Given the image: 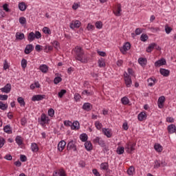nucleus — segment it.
<instances>
[{"instance_id":"16","label":"nucleus","mask_w":176,"mask_h":176,"mask_svg":"<svg viewBox=\"0 0 176 176\" xmlns=\"http://www.w3.org/2000/svg\"><path fill=\"white\" fill-rule=\"evenodd\" d=\"M3 131L4 133H6V134H13V129L10 126V124H7L3 127Z\"/></svg>"},{"instance_id":"3","label":"nucleus","mask_w":176,"mask_h":176,"mask_svg":"<svg viewBox=\"0 0 176 176\" xmlns=\"http://www.w3.org/2000/svg\"><path fill=\"white\" fill-rule=\"evenodd\" d=\"M41 38H42V35L41 34V32L38 31L35 32V33L32 32L28 35V41H29V42H32L33 41H35V38L39 39Z\"/></svg>"},{"instance_id":"53","label":"nucleus","mask_w":176,"mask_h":176,"mask_svg":"<svg viewBox=\"0 0 176 176\" xmlns=\"http://www.w3.org/2000/svg\"><path fill=\"white\" fill-rule=\"evenodd\" d=\"M148 86L152 87L155 85V80L153 78H148Z\"/></svg>"},{"instance_id":"12","label":"nucleus","mask_w":176,"mask_h":176,"mask_svg":"<svg viewBox=\"0 0 176 176\" xmlns=\"http://www.w3.org/2000/svg\"><path fill=\"white\" fill-rule=\"evenodd\" d=\"M67 151H74V152L76 151V146H75L74 140L70 141L67 144Z\"/></svg>"},{"instance_id":"39","label":"nucleus","mask_w":176,"mask_h":176,"mask_svg":"<svg viewBox=\"0 0 176 176\" xmlns=\"http://www.w3.org/2000/svg\"><path fill=\"white\" fill-rule=\"evenodd\" d=\"M19 104H20L21 107H25V102L24 101V98L22 97H19L17 99Z\"/></svg>"},{"instance_id":"40","label":"nucleus","mask_w":176,"mask_h":176,"mask_svg":"<svg viewBox=\"0 0 176 176\" xmlns=\"http://www.w3.org/2000/svg\"><path fill=\"white\" fill-rule=\"evenodd\" d=\"M134 171H135V168H134V166H130L127 170V174H129V175H133V174H134Z\"/></svg>"},{"instance_id":"2","label":"nucleus","mask_w":176,"mask_h":176,"mask_svg":"<svg viewBox=\"0 0 176 176\" xmlns=\"http://www.w3.org/2000/svg\"><path fill=\"white\" fill-rule=\"evenodd\" d=\"M49 122H50L49 116L45 113H42L40 119L38 120V123H40L41 126H42V127H45L46 124H49Z\"/></svg>"},{"instance_id":"11","label":"nucleus","mask_w":176,"mask_h":176,"mask_svg":"<svg viewBox=\"0 0 176 176\" xmlns=\"http://www.w3.org/2000/svg\"><path fill=\"white\" fill-rule=\"evenodd\" d=\"M102 132L107 138H111L112 137V131L109 129L103 128L102 129Z\"/></svg>"},{"instance_id":"17","label":"nucleus","mask_w":176,"mask_h":176,"mask_svg":"<svg viewBox=\"0 0 176 176\" xmlns=\"http://www.w3.org/2000/svg\"><path fill=\"white\" fill-rule=\"evenodd\" d=\"M65 145H67V142H65V141L62 140L59 142V143L58 144V150L59 151V152H63V151H64V149L65 148Z\"/></svg>"},{"instance_id":"45","label":"nucleus","mask_w":176,"mask_h":176,"mask_svg":"<svg viewBox=\"0 0 176 176\" xmlns=\"http://www.w3.org/2000/svg\"><path fill=\"white\" fill-rule=\"evenodd\" d=\"M95 127H96L97 130H101V129L102 128V124H101V122L96 121L95 122Z\"/></svg>"},{"instance_id":"21","label":"nucleus","mask_w":176,"mask_h":176,"mask_svg":"<svg viewBox=\"0 0 176 176\" xmlns=\"http://www.w3.org/2000/svg\"><path fill=\"white\" fill-rule=\"evenodd\" d=\"M33 50H34V45H32V44H29L25 47V54H30V53H31V52H32Z\"/></svg>"},{"instance_id":"10","label":"nucleus","mask_w":176,"mask_h":176,"mask_svg":"<svg viewBox=\"0 0 176 176\" xmlns=\"http://www.w3.org/2000/svg\"><path fill=\"white\" fill-rule=\"evenodd\" d=\"M80 24V21L78 20L72 21V23H70L69 27L72 30H75V28H79Z\"/></svg>"},{"instance_id":"62","label":"nucleus","mask_w":176,"mask_h":176,"mask_svg":"<svg viewBox=\"0 0 176 176\" xmlns=\"http://www.w3.org/2000/svg\"><path fill=\"white\" fill-rule=\"evenodd\" d=\"M136 35H140L142 33V30L141 28H137L135 31Z\"/></svg>"},{"instance_id":"5","label":"nucleus","mask_w":176,"mask_h":176,"mask_svg":"<svg viewBox=\"0 0 176 176\" xmlns=\"http://www.w3.org/2000/svg\"><path fill=\"white\" fill-rule=\"evenodd\" d=\"M124 82L126 87H131V85L133 84V81L131 80V77L127 74L124 72Z\"/></svg>"},{"instance_id":"64","label":"nucleus","mask_w":176,"mask_h":176,"mask_svg":"<svg viewBox=\"0 0 176 176\" xmlns=\"http://www.w3.org/2000/svg\"><path fill=\"white\" fill-rule=\"evenodd\" d=\"M150 30L151 32H157V31L160 30L159 28H153V27L151 28Z\"/></svg>"},{"instance_id":"23","label":"nucleus","mask_w":176,"mask_h":176,"mask_svg":"<svg viewBox=\"0 0 176 176\" xmlns=\"http://www.w3.org/2000/svg\"><path fill=\"white\" fill-rule=\"evenodd\" d=\"M85 148L87 149V151H92L93 150V144H91V142L87 141L85 143Z\"/></svg>"},{"instance_id":"27","label":"nucleus","mask_w":176,"mask_h":176,"mask_svg":"<svg viewBox=\"0 0 176 176\" xmlns=\"http://www.w3.org/2000/svg\"><path fill=\"white\" fill-rule=\"evenodd\" d=\"M31 150L32 152L36 153L39 151V147L36 143H32Z\"/></svg>"},{"instance_id":"26","label":"nucleus","mask_w":176,"mask_h":176,"mask_svg":"<svg viewBox=\"0 0 176 176\" xmlns=\"http://www.w3.org/2000/svg\"><path fill=\"white\" fill-rule=\"evenodd\" d=\"M100 170H103V171H107L108 168H109V165L108 162H103L100 166Z\"/></svg>"},{"instance_id":"32","label":"nucleus","mask_w":176,"mask_h":176,"mask_svg":"<svg viewBox=\"0 0 176 176\" xmlns=\"http://www.w3.org/2000/svg\"><path fill=\"white\" fill-rule=\"evenodd\" d=\"M57 175L58 174L59 176H67V173L64 168H59L58 171H56Z\"/></svg>"},{"instance_id":"63","label":"nucleus","mask_w":176,"mask_h":176,"mask_svg":"<svg viewBox=\"0 0 176 176\" xmlns=\"http://www.w3.org/2000/svg\"><path fill=\"white\" fill-rule=\"evenodd\" d=\"M21 162H27V157L25 155H21L20 156Z\"/></svg>"},{"instance_id":"59","label":"nucleus","mask_w":176,"mask_h":176,"mask_svg":"<svg viewBox=\"0 0 176 176\" xmlns=\"http://www.w3.org/2000/svg\"><path fill=\"white\" fill-rule=\"evenodd\" d=\"M0 100L1 101H6L8 100V95H0Z\"/></svg>"},{"instance_id":"8","label":"nucleus","mask_w":176,"mask_h":176,"mask_svg":"<svg viewBox=\"0 0 176 176\" xmlns=\"http://www.w3.org/2000/svg\"><path fill=\"white\" fill-rule=\"evenodd\" d=\"M164 102H166V97L162 96L158 98L157 105L160 109H162V108H164Z\"/></svg>"},{"instance_id":"60","label":"nucleus","mask_w":176,"mask_h":176,"mask_svg":"<svg viewBox=\"0 0 176 176\" xmlns=\"http://www.w3.org/2000/svg\"><path fill=\"white\" fill-rule=\"evenodd\" d=\"M82 96H91V93L89 92V91L87 90H84L82 92Z\"/></svg>"},{"instance_id":"36","label":"nucleus","mask_w":176,"mask_h":176,"mask_svg":"<svg viewBox=\"0 0 176 176\" xmlns=\"http://www.w3.org/2000/svg\"><path fill=\"white\" fill-rule=\"evenodd\" d=\"M87 134L86 133H82L80 135V140H81V141L82 142H87Z\"/></svg>"},{"instance_id":"44","label":"nucleus","mask_w":176,"mask_h":176,"mask_svg":"<svg viewBox=\"0 0 176 176\" xmlns=\"http://www.w3.org/2000/svg\"><path fill=\"white\" fill-rule=\"evenodd\" d=\"M148 35L147 34H142L140 36V40L142 41V42H146V41H148Z\"/></svg>"},{"instance_id":"48","label":"nucleus","mask_w":176,"mask_h":176,"mask_svg":"<svg viewBox=\"0 0 176 176\" xmlns=\"http://www.w3.org/2000/svg\"><path fill=\"white\" fill-rule=\"evenodd\" d=\"M61 80H63V78H61V77H60V76L56 77L54 79V83L55 85H58V83H60V82H61Z\"/></svg>"},{"instance_id":"24","label":"nucleus","mask_w":176,"mask_h":176,"mask_svg":"<svg viewBox=\"0 0 176 176\" xmlns=\"http://www.w3.org/2000/svg\"><path fill=\"white\" fill-rule=\"evenodd\" d=\"M40 71L43 72V74H47V71H49V67L46 65H41L39 67Z\"/></svg>"},{"instance_id":"19","label":"nucleus","mask_w":176,"mask_h":176,"mask_svg":"<svg viewBox=\"0 0 176 176\" xmlns=\"http://www.w3.org/2000/svg\"><path fill=\"white\" fill-rule=\"evenodd\" d=\"M167 130L169 134H174L176 132V126L174 124H171L167 127Z\"/></svg>"},{"instance_id":"46","label":"nucleus","mask_w":176,"mask_h":176,"mask_svg":"<svg viewBox=\"0 0 176 176\" xmlns=\"http://www.w3.org/2000/svg\"><path fill=\"white\" fill-rule=\"evenodd\" d=\"M91 105L90 103H85L82 106V109H84L85 111H90Z\"/></svg>"},{"instance_id":"41","label":"nucleus","mask_w":176,"mask_h":176,"mask_svg":"<svg viewBox=\"0 0 176 176\" xmlns=\"http://www.w3.org/2000/svg\"><path fill=\"white\" fill-rule=\"evenodd\" d=\"M19 23L21 25H24V24H27V19L24 16H21L19 18Z\"/></svg>"},{"instance_id":"49","label":"nucleus","mask_w":176,"mask_h":176,"mask_svg":"<svg viewBox=\"0 0 176 176\" xmlns=\"http://www.w3.org/2000/svg\"><path fill=\"white\" fill-rule=\"evenodd\" d=\"M65 93H67V90H65V89H62L60 92H58V96L59 98H63V97L64 96V94H65Z\"/></svg>"},{"instance_id":"22","label":"nucleus","mask_w":176,"mask_h":176,"mask_svg":"<svg viewBox=\"0 0 176 176\" xmlns=\"http://www.w3.org/2000/svg\"><path fill=\"white\" fill-rule=\"evenodd\" d=\"M138 119L140 122H142V120H145L146 119V113L145 111H142L140 113L138 114Z\"/></svg>"},{"instance_id":"15","label":"nucleus","mask_w":176,"mask_h":176,"mask_svg":"<svg viewBox=\"0 0 176 176\" xmlns=\"http://www.w3.org/2000/svg\"><path fill=\"white\" fill-rule=\"evenodd\" d=\"M166 59L161 58L155 63V67L159 68V67H162V65H166Z\"/></svg>"},{"instance_id":"28","label":"nucleus","mask_w":176,"mask_h":176,"mask_svg":"<svg viewBox=\"0 0 176 176\" xmlns=\"http://www.w3.org/2000/svg\"><path fill=\"white\" fill-rule=\"evenodd\" d=\"M121 102L123 105H129V104H130V100H129V98L126 96H124L121 98Z\"/></svg>"},{"instance_id":"13","label":"nucleus","mask_w":176,"mask_h":176,"mask_svg":"<svg viewBox=\"0 0 176 176\" xmlns=\"http://www.w3.org/2000/svg\"><path fill=\"white\" fill-rule=\"evenodd\" d=\"M160 47L157 46V44L156 43H152L150 44L148 48L146 49V52L147 53H151L153 49H156L157 50H159Z\"/></svg>"},{"instance_id":"1","label":"nucleus","mask_w":176,"mask_h":176,"mask_svg":"<svg viewBox=\"0 0 176 176\" xmlns=\"http://www.w3.org/2000/svg\"><path fill=\"white\" fill-rule=\"evenodd\" d=\"M75 52V58L77 61H80V63H82L83 64H86L89 61V57L85 54L82 47H76Z\"/></svg>"},{"instance_id":"58","label":"nucleus","mask_w":176,"mask_h":176,"mask_svg":"<svg viewBox=\"0 0 176 176\" xmlns=\"http://www.w3.org/2000/svg\"><path fill=\"white\" fill-rule=\"evenodd\" d=\"M80 98H81V96L79 94H75V95H74L75 101L78 102L80 100Z\"/></svg>"},{"instance_id":"25","label":"nucleus","mask_w":176,"mask_h":176,"mask_svg":"<svg viewBox=\"0 0 176 176\" xmlns=\"http://www.w3.org/2000/svg\"><path fill=\"white\" fill-rule=\"evenodd\" d=\"M160 73L161 75H163V76L167 77L170 75V70L166 69H160Z\"/></svg>"},{"instance_id":"52","label":"nucleus","mask_w":176,"mask_h":176,"mask_svg":"<svg viewBox=\"0 0 176 176\" xmlns=\"http://www.w3.org/2000/svg\"><path fill=\"white\" fill-rule=\"evenodd\" d=\"M21 64L22 68H27V60H25L24 58L22 59Z\"/></svg>"},{"instance_id":"50","label":"nucleus","mask_w":176,"mask_h":176,"mask_svg":"<svg viewBox=\"0 0 176 176\" xmlns=\"http://www.w3.org/2000/svg\"><path fill=\"white\" fill-rule=\"evenodd\" d=\"M48 116H50V118H53L54 116V109H50L47 111Z\"/></svg>"},{"instance_id":"7","label":"nucleus","mask_w":176,"mask_h":176,"mask_svg":"<svg viewBox=\"0 0 176 176\" xmlns=\"http://www.w3.org/2000/svg\"><path fill=\"white\" fill-rule=\"evenodd\" d=\"M93 142H94V144H98V145H100V146H102V147L105 146V142L104 141V140H102L100 137H96L93 140Z\"/></svg>"},{"instance_id":"38","label":"nucleus","mask_w":176,"mask_h":176,"mask_svg":"<svg viewBox=\"0 0 176 176\" xmlns=\"http://www.w3.org/2000/svg\"><path fill=\"white\" fill-rule=\"evenodd\" d=\"M15 141L16 142L17 144L19 145H23V138H21V136H16Z\"/></svg>"},{"instance_id":"37","label":"nucleus","mask_w":176,"mask_h":176,"mask_svg":"<svg viewBox=\"0 0 176 176\" xmlns=\"http://www.w3.org/2000/svg\"><path fill=\"white\" fill-rule=\"evenodd\" d=\"M154 149H155L157 152H162V151H163V146L159 144H155L154 146Z\"/></svg>"},{"instance_id":"51","label":"nucleus","mask_w":176,"mask_h":176,"mask_svg":"<svg viewBox=\"0 0 176 176\" xmlns=\"http://www.w3.org/2000/svg\"><path fill=\"white\" fill-rule=\"evenodd\" d=\"M53 46L56 49V50H58V49H60V43H58L57 41H55L53 43Z\"/></svg>"},{"instance_id":"4","label":"nucleus","mask_w":176,"mask_h":176,"mask_svg":"<svg viewBox=\"0 0 176 176\" xmlns=\"http://www.w3.org/2000/svg\"><path fill=\"white\" fill-rule=\"evenodd\" d=\"M124 148L127 153H131L133 151H135V143L127 142Z\"/></svg>"},{"instance_id":"9","label":"nucleus","mask_w":176,"mask_h":176,"mask_svg":"<svg viewBox=\"0 0 176 176\" xmlns=\"http://www.w3.org/2000/svg\"><path fill=\"white\" fill-rule=\"evenodd\" d=\"M120 12H122V6L120 4H117V6L115 7L114 10H113V13L115 14V16H120L122 15V14L120 13Z\"/></svg>"},{"instance_id":"20","label":"nucleus","mask_w":176,"mask_h":176,"mask_svg":"<svg viewBox=\"0 0 176 176\" xmlns=\"http://www.w3.org/2000/svg\"><path fill=\"white\" fill-rule=\"evenodd\" d=\"M80 129V124L78 121H74L72 122V126L71 129L72 130H79Z\"/></svg>"},{"instance_id":"54","label":"nucleus","mask_w":176,"mask_h":176,"mask_svg":"<svg viewBox=\"0 0 176 176\" xmlns=\"http://www.w3.org/2000/svg\"><path fill=\"white\" fill-rule=\"evenodd\" d=\"M87 28L88 31H94L96 28L94 27V25L88 23Z\"/></svg>"},{"instance_id":"35","label":"nucleus","mask_w":176,"mask_h":176,"mask_svg":"<svg viewBox=\"0 0 176 176\" xmlns=\"http://www.w3.org/2000/svg\"><path fill=\"white\" fill-rule=\"evenodd\" d=\"M15 36L16 39L23 41V39H24V33L16 32Z\"/></svg>"},{"instance_id":"57","label":"nucleus","mask_w":176,"mask_h":176,"mask_svg":"<svg viewBox=\"0 0 176 176\" xmlns=\"http://www.w3.org/2000/svg\"><path fill=\"white\" fill-rule=\"evenodd\" d=\"M64 124L65 126H72V122L69 121V120H65L64 121Z\"/></svg>"},{"instance_id":"34","label":"nucleus","mask_w":176,"mask_h":176,"mask_svg":"<svg viewBox=\"0 0 176 176\" xmlns=\"http://www.w3.org/2000/svg\"><path fill=\"white\" fill-rule=\"evenodd\" d=\"M124 148L123 146H118L116 151L118 155H123L124 153Z\"/></svg>"},{"instance_id":"6","label":"nucleus","mask_w":176,"mask_h":176,"mask_svg":"<svg viewBox=\"0 0 176 176\" xmlns=\"http://www.w3.org/2000/svg\"><path fill=\"white\" fill-rule=\"evenodd\" d=\"M131 49V45L130 44V43L126 42L124 43V45L120 49L121 53L122 54H126V53H127V52H129V50Z\"/></svg>"},{"instance_id":"42","label":"nucleus","mask_w":176,"mask_h":176,"mask_svg":"<svg viewBox=\"0 0 176 176\" xmlns=\"http://www.w3.org/2000/svg\"><path fill=\"white\" fill-rule=\"evenodd\" d=\"M43 32H44V34H47V35H50L52 34V31L47 27H44L43 28Z\"/></svg>"},{"instance_id":"55","label":"nucleus","mask_w":176,"mask_h":176,"mask_svg":"<svg viewBox=\"0 0 176 176\" xmlns=\"http://www.w3.org/2000/svg\"><path fill=\"white\" fill-rule=\"evenodd\" d=\"M6 142L5 138L0 137V148H2Z\"/></svg>"},{"instance_id":"43","label":"nucleus","mask_w":176,"mask_h":176,"mask_svg":"<svg viewBox=\"0 0 176 176\" xmlns=\"http://www.w3.org/2000/svg\"><path fill=\"white\" fill-rule=\"evenodd\" d=\"M0 109L2 111H6V109H8V104L0 101Z\"/></svg>"},{"instance_id":"56","label":"nucleus","mask_w":176,"mask_h":176,"mask_svg":"<svg viewBox=\"0 0 176 176\" xmlns=\"http://www.w3.org/2000/svg\"><path fill=\"white\" fill-rule=\"evenodd\" d=\"M96 52L98 54H99V56H101V57H105V56H107V53H105L104 52L100 50H97Z\"/></svg>"},{"instance_id":"33","label":"nucleus","mask_w":176,"mask_h":176,"mask_svg":"<svg viewBox=\"0 0 176 176\" xmlns=\"http://www.w3.org/2000/svg\"><path fill=\"white\" fill-rule=\"evenodd\" d=\"M19 10H21V12H24V10H25V9H27V6L23 2L19 3Z\"/></svg>"},{"instance_id":"61","label":"nucleus","mask_w":176,"mask_h":176,"mask_svg":"<svg viewBox=\"0 0 176 176\" xmlns=\"http://www.w3.org/2000/svg\"><path fill=\"white\" fill-rule=\"evenodd\" d=\"M92 173L95 176H101V175H100V173L98 172V170H97V169H93Z\"/></svg>"},{"instance_id":"30","label":"nucleus","mask_w":176,"mask_h":176,"mask_svg":"<svg viewBox=\"0 0 176 176\" xmlns=\"http://www.w3.org/2000/svg\"><path fill=\"white\" fill-rule=\"evenodd\" d=\"M98 67H100V68H102V67H105V59L100 58L98 60Z\"/></svg>"},{"instance_id":"18","label":"nucleus","mask_w":176,"mask_h":176,"mask_svg":"<svg viewBox=\"0 0 176 176\" xmlns=\"http://www.w3.org/2000/svg\"><path fill=\"white\" fill-rule=\"evenodd\" d=\"M46 96L45 95H34L32 98V101H42V100L45 99Z\"/></svg>"},{"instance_id":"47","label":"nucleus","mask_w":176,"mask_h":176,"mask_svg":"<svg viewBox=\"0 0 176 176\" xmlns=\"http://www.w3.org/2000/svg\"><path fill=\"white\" fill-rule=\"evenodd\" d=\"M96 28H98V30H101L102 28V21H97L95 23Z\"/></svg>"},{"instance_id":"31","label":"nucleus","mask_w":176,"mask_h":176,"mask_svg":"<svg viewBox=\"0 0 176 176\" xmlns=\"http://www.w3.org/2000/svg\"><path fill=\"white\" fill-rule=\"evenodd\" d=\"M39 87H41V84H39V82L38 81L34 82V83L30 85L31 90H34V89H39Z\"/></svg>"},{"instance_id":"14","label":"nucleus","mask_w":176,"mask_h":176,"mask_svg":"<svg viewBox=\"0 0 176 176\" xmlns=\"http://www.w3.org/2000/svg\"><path fill=\"white\" fill-rule=\"evenodd\" d=\"M0 90L1 91H2V93L9 94V92L12 90V85L8 83L6 85V86L1 88Z\"/></svg>"},{"instance_id":"29","label":"nucleus","mask_w":176,"mask_h":176,"mask_svg":"<svg viewBox=\"0 0 176 176\" xmlns=\"http://www.w3.org/2000/svg\"><path fill=\"white\" fill-rule=\"evenodd\" d=\"M146 58H139L138 63L142 67H145L146 65Z\"/></svg>"}]
</instances>
